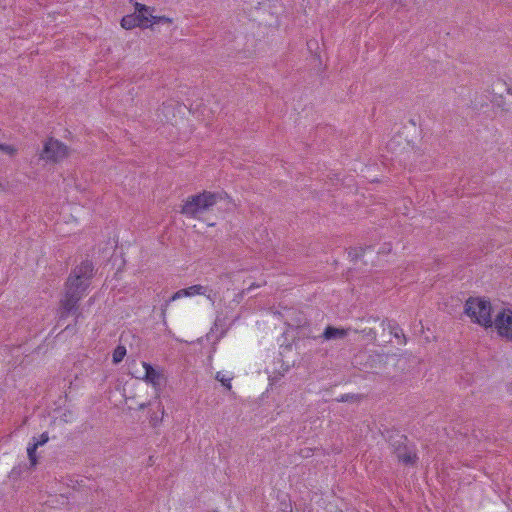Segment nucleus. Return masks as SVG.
I'll list each match as a JSON object with an SVG mask.
<instances>
[{
	"mask_svg": "<svg viewBox=\"0 0 512 512\" xmlns=\"http://www.w3.org/2000/svg\"><path fill=\"white\" fill-rule=\"evenodd\" d=\"M219 199L220 195L218 193L204 191L202 193L189 196L184 202L180 212L186 217L197 218L200 213H203L213 207Z\"/></svg>",
	"mask_w": 512,
	"mask_h": 512,
	"instance_id": "obj_2",
	"label": "nucleus"
},
{
	"mask_svg": "<svg viewBox=\"0 0 512 512\" xmlns=\"http://www.w3.org/2000/svg\"><path fill=\"white\" fill-rule=\"evenodd\" d=\"M492 312L491 302L484 298L470 297L465 302L464 313L470 317L472 322L486 329L493 327Z\"/></svg>",
	"mask_w": 512,
	"mask_h": 512,
	"instance_id": "obj_1",
	"label": "nucleus"
},
{
	"mask_svg": "<svg viewBox=\"0 0 512 512\" xmlns=\"http://www.w3.org/2000/svg\"><path fill=\"white\" fill-rule=\"evenodd\" d=\"M68 153V148L59 140L50 138L44 143L43 149L40 153V159L52 162H58L65 158Z\"/></svg>",
	"mask_w": 512,
	"mask_h": 512,
	"instance_id": "obj_5",
	"label": "nucleus"
},
{
	"mask_svg": "<svg viewBox=\"0 0 512 512\" xmlns=\"http://www.w3.org/2000/svg\"><path fill=\"white\" fill-rule=\"evenodd\" d=\"M388 442L398 460L406 465H414L417 461L415 452L407 447V437L399 432H392L388 436Z\"/></svg>",
	"mask_w": 512,
	"mask_h": 512,
	"instance_id": "obj_4",
	"label": "nucleus"
},
{
	"mask_svg": "<svg viewBox=\"0 0 512 512\" xmlns=\"http://www.w3.org/2000/svg\"><path fill=\"white\" fill-rule=\"evenodd\" d=\"M134 8L133 14H130V29L132 27H152L154 8L138 2L134 3Z\"/></svg>",
	"mask_w": 512,
	"mask_h": 512,
	"instance_id": "obj_6",
	"label": "nucleus"
},
{
	"mask_svg": "<svg viewBox=\"0 0 512 512\" xmlns=\"http://www.w3.org/2000/svg\"><path fill=\"white\" fill-rule=\"evenodd\" d=\"M402 138L401 137H394L391 139L387 145L388 149L393 153L398 155L397 146L401 144Z\"/></svg>",
	"mask_w": 512,
	"mask_h": 512,
	"instance_id": "obj_17",
	"label": "nucleus"
},
{
	"mask_svg": "<svg viewBox=\"0 0 512 512\" xmlns=\"http://www.w3.org/2000/svg\"><path fill=\"white\" fill-rule=\"evenodd\" d=\"M152 26L154 24H171L172 23V19L166 17V16H155L153 15L152 17Z\"/></svg>",
	"mask_w": 512,
	"mask_h": 512,
	"instance_id": "obj_18",
	"label": "nucleus"
},
{
	"mask_svg": "<svg viewBox=\"0 0 512 512\" xmlns=\"http://www.w3.org/2000/svg\"><path fill=\"white\" fill-rule=\"evenodd\" d=\"M145 381L151 383L155 388H157L163 385L165 378L161 372L155 370L151 365H149Z\"/></svg>",
	"mask_w": 512,
	"mask_h": 512,
	"instance_id": "obj_11",
	"label": "nucleus"
},
{
	"mask_svg": "<svg viewBox=\"0 0 512 512\" xmlns=\"http://www.w3.org/2000/svg\"><path fill=\"white\" fill-rule=\"evenodd\" d=\"M87 289V285L82 283L73 284L72 280L66 282V293L63 299H61V318H65L72 314L78 318L81 312L78 310V302L83 296V293Z\"/></svg>",
	"mask_w": 512,
	"mask_h": 512,
	"instance_id": "obj_3",
	"label": "nucleus"
},
{
	"mask_svg": "<svg viewBox=\"0 0 512 512\" xmlns=\"http://www.w3.org/2000/svg\"><path fill=\"white\" fill-rule=\"evenodd\" d=\"M126 347L124 345H118L113 352V363H120L126 355Z\"/></svg>",
	"mask_w": 512,
	"mask_h": 512,
	"instance_id": "obj_16",
	"label": "nucleus"
},
{
	"mask_svg": "<svg viewBox=\"0 0 512 512\" xmlns=\"http://www.w3.org/2000/svg\"><path fill=\"white\" fill-rule=\"evenodd\" d=\"M348 399H349V395H343V396H341V398L338 401L345 402V401H348Z\"/></svg>",
	"mask_w": 512,
	"mask_h": 512,
	"instance_id": "obj_26",
	"label": "nucleus"
},
{
	"mask_svg": "<svg viewBox=\"0 0 512 512\" xmlns=\"http://www.w3.org/2000/svg\"><path fill=\"white\" fill-rule=\"evenodd\" d=\"M388 327L390 328L391 334H393L396 338H399L400 335L404 337L403 331L395 325H392L391 322H388Z\"/></svg>",
	"mask_w": 512,
	"mask_h": 512,
	"instance_id": "obj_22",
	"label": "nucleus"
},
{
	"mask_svg": "<svg viewBox=\"0 0 512 512\" xmlns=\"http://www.w3.org/2000/svg\"><path fill=\"white\" fill-rule=\"evenodd\" d=\"M49 440V437H48V434L46 432L42 433L40 435V438L39 439H36L35 437L33 438V443L37 444V446H42L44 445L45 443H47Z\"/></svg>",
	"mask_w": 512,
	"mask_h": 512,
	"instance_id": "obj_21",
	"label": "nucleus"
},
{
	"mask_svg": "<svg viewBox=\"0 0 512 512\" xmlns=\"http://www.w3.org/2000/svg\"><path fill=\"white\" fill-rule=\"evenodd\" d=\"M216 379L220 381L222 385L225 386L227 389H231L230 378H226L224 374H222L221 372H217Z\"/></svg>",
	"mask_w": 512,
	"mask_h": 512,
	"instance_id": "obj_19",
	"label": "nucleus"
},
{
	"mask_svg": "<svg viewBox=\"0 0 512 512\" xmlns=\"http://www.w3.org/2000/svg\"><path fill=\"white\" fill-rule=\"evenodd\" d=\"M350 331V328H337L334 326H327L322 334L325 340H336L345 338Z\"/></svg>",
	"mask_w": 512,
	"mask_h": 512,
	"instance_id": "obj_9",
	"label": "nucleus"
},
{
	"mask_svg": "<svg viewBox=\"0 0 512 512\" xmlns=\"http://www.w3.org/2000/svg\"><path fill=\"white\" fill-rule=\"evenodd\" d=\"M169 107H170V106L164 105V106H163V109H167V108H169Z\"/></svg>",
	"mask_w": 512,
	"mask_h": 512,
	"instance_id": "obj_27",
	"label": "nucleus"
},
{
	"mask_svg": "<svg viewBox=\"0 0 512 512\" xmlns=\"http://www.w3.org/2000/svg\"><path fill=\"white\" fill-rule=\"evenodd\" d=\"M120 385H118L114 391H111V395H110V398L111 399H115L117 398V396H121L122 399H120L118 402H115V405H122V404H125L126 401H127V397L126 395L124 394L125 392V388L123 387L122 389L119 387Z\"/></svg>",
	"mask_w": 512,
	"mask_h": 512,
	"instance_id": "obj_15",
	"label": "nucleus"
},
{
	"mask_svg": "<svg viewBox=\"0 0 512 512\" xmlns=\"http://www.w3.org/2000/svg\"><path fill=\"white\" fill-rule=\"evenodd\" d=\"M367 337H370L371 339H375L376 338V333L373 329H369L368 331L366 329H364L362 331Z\"/></svg>",
	"mask_w": 512,
	"mask_h": 512,
	"instance_id": "obj_23",
	"label": "nucleus"
},
{
	"mask_svg": "<svg viewBox=\"0 0 512 512\" xmlns=\"http://www.w3.org/2000/svg\"><path fill=\"white\" fill-rule=\"evenodd\" d=\"M493 326L499 336L512 341V309L503 308L495 314Z\"/></svg>",
	"mask_w": 512,
	"mask_h": 512,
	"instance_id": "obj_7",
	"label": "nucleus"
},
{
	"mask_svg": "<svg viewBox=\"0 0 512 512\" xmlns=\"http://www.w3.org/2000/svg\"><path fill=\"white\" fill-rule=\"evenodd\" d=\"M186 290H187L188 297H191L194 295H205L207 297H210L209 295H207V292L210 290L207 287L202 286L200 284L190 286V287L186 288Z\"/></svg>",
	"mask_w": 512,
	"mask_h": 512,
	"instance_id": "obj_12",
	"label": "nucleus"
},
{
	"mask_svg": "<svg viewBox=\"0 0 512 512\" xmlns=\"http://www.w3.org/2000/svg\"><path fill=\"white\" fill-rule=\"evenodd\" d=\"M92 272L93 264L92 262L86 260L83 261L79 266L75 267L67 280H72L73 284L82 283L83 285L88 286L86 281L92 277Z\"/></svg>",
	"mask_w": 512,
	"mask_h": 512,
	"instance_id": "obj_8",
	"label": "nucleus"
},
{
	"mask_svg": "<svg viewBox=\"0 0 512 512\" xmlns=\"http://www.w3.org/2000/svg\"><path fill=\"white\" fill-rule=\"evenodd\" d=\"M128 25H129V22H128V15L123 16V17H122V19H121V26H122L125 30H128Z\"/></svg>",
	"mask_w": 512,
	"mask_h": 512,
	"instance_id": "obj_24",
	"label": "nucleus"
},
{
	"mask_svg": "<svg viewBox=\"0 0 512 512\" xmlns=\"http://www.w3.org/2000/svg\"><path fill=\"white\" fill-rule=\"evenodd\" d=\"M0 150L10 156H14L17 153V149L14 146L8 144H1Z\"/></svg>",
	"mask_w": 512,
	"mask_h": 512,
	"instance_id": "obj_20",
	"label": "nucleus"
},
{
	"mask_svg": "<svg viewBox=\"0 0 512 512\" xmlns=\"http://www.w3.org/2000/svg\"><path fill=\"white\" fill-rule=\"evenodd\" d=\"M260 287V284H256V283H252L248 288H247V292H250L251 290H253L254 288H258ZM246 290H243L241 292V296H243L245 294Z\"/></svg>",
	"mask_w": 512,
	"mask_h": 512,
	"instance_id": "obj_25",
	"label": "nucleus"
},
{
	"mask_svg": "<svg viewBox=\"0 0 512 512\" xmlns=\"http://www.w3.org/2000/svg\"><path fill=\"white\" fill-rule=\"evenodd\" d=\"M150 364L142 361L137 363L136 361H132L130 363V376L139 379V380H145V377L147 376L148 372V366Z\"/></svg>",
	"mask_w": 512,
	"mask_h": 512,
	"instance_id": "obj_10",
	"label": "nucleus"
},
{
	"mask_svg": "<svg viewBox=\"0 0 512 512\" xmlns=\"http://www.w3.org/2000/svg\"><path fill=\"white\" fill-rule=\"evenodd\" d=\"M182 297H188V296H187V290H186V288H184V289H180V290H178L177 292H175V293H174V294H173V295H172V296H171V297H170V298H169V299H168V300H167V301L162 305V308H161V310H162V315H163V316L165 315L166 310H167V308H168V305H169L171 302H173V301H175V300H177V299H180V298H182Z\"/></svg>",
	"mask_w": 512,
	"mask_h": 512,
	"instance_id": "obj_13",
	"label": "nucleus"
},
{
	"mask_svg": "<svg viewBox=\"0 0 512 512\" xmlns=\"http://www.w3.org/2000/svg\"><path fill=\"white\" fill-rule=\"evenodd\" d=\"M38 446L35 443L29 444L27 448V454L30 461V468H34L38 463V458L36 455V450Z\"/></svg>",
	"mask_w": 512,
	"mask_h": 512,
	"instance_id": "obj_14",
	"label": "nucleus"
}]
</instances>
